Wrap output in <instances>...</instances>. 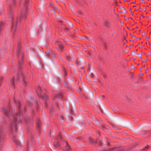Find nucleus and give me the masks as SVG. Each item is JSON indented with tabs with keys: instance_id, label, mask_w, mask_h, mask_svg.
<instances>
[{
	"instance_id": "1",
	"label": "nucleus",
	"mask_w": 151,
	"mask_h": 151,
	"mask_svg": "<svg viewBox=\"0 0 151 151\" xmlns=\"http://www.w3.org/2000/svg\"><path fill=\"white\" fill-rule=\"evenodd\" d=\"M20 116V113H18L16 114V115L14 116V121L11 125V130H13L14 129L16 130L17 129V127L16 126V123L15 122V121L17 119L19 118V116Z\"/></svg>"
},
{
	"instance_id": "2",
	"label": "nucleus",
	"mask_w": 151,
	"mask_h": 151,
	"mask_svg": "<svg viewBox=\"0 0 151 151\" xmlns=\"http://www.w3.org/2000/svg\"><path fill=\"white\" fill-rule=\"evenodd\" d=\"M73 52L72 51H71L70 54L68 55H67V58L68 60L69 61H73L74 59L72 57V54H73Z\"/></svg>"
},
{
	"instance_id": "3",
	"label": "nucleus",
	"mask_w": 151,
	"mask_h": 151,
	"mask_svg": "<svg viewBox=\"0 0 151 151\" xmlns=\"http://www.w3.org/2000/svg\"><path fill=\"white\" fill-rule=\"evenodd\" d=\"M18 21H14L12 24V31H15L16 29V23Z\"/></svg>"
},
{
	"instance_id": "4",
	"label": "nucleus",
	"mask_w": 151,
	"mask_h": 151,
	"mask_svg": "<svg viewBox=\"0 0 151 151\" xmlns=\"http://www.w3.org/2000/svg\"><path fill=\"white\" fill-rule=\"evenodd\" d=\"M3 111L4 113L6 115L10 114L11 112L10 109H3Z\"/></svg>"
},
{
	"instance_id": "5",
	"label": "nucleus",
	"mask_w": 151,
	"mask_h": 151,
	"mask_svg": "<svg viewBox=\"0 0 151 151\" xmlns=\"http://www.w3.org/2000/svg\"><path fill=\"white\" fill-rule=\"evenodd\" d=\"M42 100L45 103L46 100L48 99L47 96L46 95H44L43 96H42Z\"/></svg>"
},
{
	"instance_id": "6",
	"label": "nucleus",
	"mask_w": 151,
	"mask_h": 151,
	"mask_svg": "<svg viewBox=\"0 0 151 151\" xmlns=\"http://www.w3.org/2000/svg\"><path fill=\"white\" fill-rule=\"evenodd\" d=\"M54 145L56 148H58L60 146V145L58 142L57 141H55L54 142Z\"/></svg>"
},
{
	"instance_id": "7",
	"label": "nucleus",
	"mask_w": 151,
	"mask_h": 151,
	"mask_svg": "<svg viewBox=\"0 0 151 151\" xmlns=\"http://www.w3.org/2000/svg\"><path fill=\"white\" fill-rule=\"evenodd\" d=\"M26 17V14H22L21 15L20 17V20L21 21L23 19V18H25Z\"/></svg>"
},
{
	"instance_id": "8",
	"label": "nucleus",
	"mask_w": 151,
	"mask_h": 151,
	"mask_svg": "<svg viewBox=\"0 0 151 151\" xmlns=\"http://www.w3.org/2000/svg\"><path fill=\"white\" fill-rule=\"evenodd\" d=\"M14 140L15 141V142L16 143V144L17 145H20L21 144L19 143V141H18V140L16 139V138L14 137Z\"/></svg>"
},
{
	"instance_id": "9",
	"label": "nucleus",
	"mask_w": 151,
	"mask_h": 151,
	"mask_svg": "<svg viewBox=\"0 0 151 151\" xmlns=\"http://www.w3.org/2000/svg\"><path fill=\"white\" fill-rule=\"evenodd\" d=\"M66 143L67 145L65 146L66 150L67 151H69L70 150V147L68 145V144L67 143Z\"/></svg>"
},
{
	"instance_id": "10",
	"label": "nucleus",
	"mask_w": 151,
	"mask_h": 151,
	"mask_svg": "<svg viewBox=\"0 0 151 151\" xmlns=\"http://www.w3.org/2000/svg\"><path fill=\"white\" fill-rule=\"evenodd\" d=\"M89 140L91 143H94L96 142V141H94L92 138L91 137L89 138Z\"/></svg>"
},
{
	"instance_id": "11",
	"label": "nucleus",
	"mask_w": 151,
	"mask_h": 151,
	"mask_svg": "<svg viewBox=\"0 0 151 151\" xmlns=\"http://www.w3.org/2000/svg\"><path fill=\"white\" fill-rule=\"evenodd\" d=\"M40 121H38V123L37 124V127L39 129V127H40Z\"/></svg>"
},
{
	"instance_id": "12",
	"label": "nucleus",
	"mask_w": 151,
	"mask_h": 151,
	"mask_svg": "<svg viewBox=\"0 0 151 151\" xmlns=\"http://www.w3.org/2000/svg\"><path fill=\"white\" fill-rule=\"evenodd\" d=\"M89 75H90V77L91 78H93L94 76V74L92 73H90Z\"/></svg>"
},
{
	"instance_id": "13",
	"label": "nucleus",
	"mask_w": 151,
	"mask_h": 151,
	"mask_svg": "<svg viewBox=\"0 0 151 151\" xmlns=\"http://www.w3.org/2000/svg\"><path fill=\"white\" fill-rule=\"evenodd\" d=\"M58 45L60 46V47L61 48H63V46L60 43H59V44H58Z\"/></svg>"
},
{
	"instance_id": "14",
	"label": "nucleus",
	"mask_w": 151,
	"mask_h": 151,
	"mask_svg": "<svg viewBox=\"0 0 151 151\" xmlns=\"http://www.w3.org/2000/svg\"><path fill=\"white\" fill-rule=\"evenodd\" d=\"M149 147V146H148V145H147L146 147H144L143 149L144 150H146Z\"/></svg>"
},
{
	"instance_id": "15",
	"label": "nucleus",
	"mask_w": 151,
	"mask_h": 151,
	"mask_svg": "<svg viewBox=\"0 0 151 151\" xmlns=\"http://www.w3.org/2000/svg\"><path fill=\"white\" fill-rule=\"evenodd\" d=\"M2 136V133L1 132V131L0 130V138H1Z\"/></svg>"
},
{
	"instance_id": "16",
	"label": "nucleus",
	"mask_w": 151,
	"mask_h": 151,
	"mask_svg": "<svg viewBox=\"0 0 151 151\" xmlns=\"http://www.w3.org/2000/svg\"><path fill=\"white\" fill-rule=\"evenodd\" d=\"M14 79H13L12 80V81H11V82H11V83L12 84H14Z\"/></svg>"
},
{
	"instance_id": "17",
	"label": "nucleus",
	"mask_w": 151,
	"mask_h": 151,
	"mask_svg": "<svg viewBox=\"0 0 151 151\" xmlns=\"http://www.w3.org/2000/svg\"><path fill=\"white\" fill-rule=\"evenodd\" d=\"M28 1H29L28 0H26L25 2V4H24L25 6H27L26 5V3H27V2H28Z\"/></svg>"
},
{
	"instance_id": "18",
	"label": "nucleus",
	"mask_w": 151,
	"mask_h": 151,
	"mask_svg": "<svg viewBox=\"0 0 151 151\" xmlns=\"http://www.w3.org/2000/svg\"><path fill=\"white\" fill-rule=\"evenodd\" d=\"M18 106L19 108L20 106V104L19 102H18Z\"/></svg>"
},
{
	"instance_id": "19",
	"label": "nucleus",
	"mask_w": 151,
	"mask_h": 151,
	"mask_svg": "<svg viewBox=\"0 0 151 151\" xmlns=\"http://www.w3.org/2000/svg\"><path fill=\"white\" fill-rule=\"evenodd\" d=\"M104 24L106 26H107V27H108V24L107 22H105Z\"/></svg>"
},
{
	"instance_id": "20",
	"label": "nucleus",
	"mask_w": 151,
	"mask_h": 151,
	"mask_svg": "<svg viewBox=\"0 0 151 151\" xmlns=\"http://www.w3.org/2000/svg\"><path fill=\"white\" fill-rule=\"evenodd\" d=\"M38 90L39 91H41V89L40 87H39L38 88Z\"/></svg>"
},
{
	"instance_id": "21",
	"label": "nucleus",
	"mask_w": 151,
	"mask_h": 151,
	"mask_svg": "<svg viewBox=\"0 0 151 151\" xmlns=\"http://www.w3.org/2000/svg\"><path fill=\"white\" fill-rule=\"evenodd\" d=\"M22 53H18V55L19 57H20V54H22Z\"/></svg>"
},
{
	"instance_id": "22",
	"label": "nucleus",
	"mask_w": 151,
	"mask_h": 151,
	"mask_svg": "<svg viewBox=\"0 0 151 151\" xmlns=\"http://www.w3.org/2000/svg\"><path fill=\"white\" fill-rule=\"evenodd\" d=\"M59 96H60V97H61V98H62V94H60L59 95Z\"/></svg>"
},
{
	"instance_id": "23",
	"label": "nucleus",
	"mask_w": 151,
	"mask_h": 151,
	"mask_svg": "<svg viewBox=\"0 0 151 151\" xmlns=\"http://www.w3.org/2000/svg\"><path fill=\"white\" fill-rule=\"evenodd\" d=\"M81 60L83 61L84 62H85V60H84L83 59H81Z\"/></svg>"
},
{
	"instance_id": "24",
	"label": "nucleus",
	"mask_w": 151,
	"mask_h": 151,
	"mask_svg": "<svg viewBox=\"0 0 151 151\" xmlns=\"http://www.w3.org/2000/svg\"><path fill=\"white\" fill-rule=\"evenodd\" d=\"M19 74H18V76H17V79H18V78H19V76H19Z\"/></svg>"
},
{
	"instance_id": "25",
	"label": "nucleus",
	"mask_w": 151,
	"mask_h": 151,
	"mask_svg": "<svg viewBox=\"0 0 151 151\" xmlns=\"http://www.w3.org/2000/svg\"><path fill=\"white\" fill-rule=\"evenodd\" d=\"M3 25V23H1V24H0V26H2V25Z\"/></svg>"
},
{
	"instance_id": "26",
	"label": "nucleus",
	"mask_w": 151,
	"mask_h": 151,
	"mask_svg": "<svg viewBox=\"0 0 151 151\" xmlns=\"http://www.w3.org/2000/svg\"><path fill=\"white\" fill-rule=\"evenodd\" d=\"M145 35V34L144 33H142V35L143 36H144Z\"/></svg>"
},
{
	"instance_id": "27",
	"label": "nucleus",
	"mask_w": 151,
	"mask_h": 151,
	"mask_svg": "<svg viewBox=\"0 0 151 151\" xmlns=\"http://www.w3.org/2000/svg\"><path fill=\"white\" fill-rule=\"evenodd\" d=\"M101 97H103V98H104V96H103V95H101Z\"/></svg>"
},
{
	"instance_id": "28",
	"label": "nucleus",
	"mask_w": 151,
	"mask_h": 151,
	"mask_svg": "<svg viewBox=\"0 0 151 151\" xmlns=\"http://www.w3.org/2000/svg\"><path fill=\"white\" fill-rule=\"evenodd\" d=\"M70 25H71L72 26V24L71 23H70Z\"/></svg>"
},
{
	"instance_id": "29",
	"label": "nucleus",
	"mask_w": 151,
	"mask_h": 151,
	"mask_svg": "<svg viewBox=\"0 0 151 151\" xmlns=\"http://www.w3.org/2000/svg\"><path fill=\"white\" fill-rule=\"evenodd\" d=\"M142 47V46H140V47H139V48H141Z\"/></svg>"
},
{
	"instance_id": "30",
	"label": "nucleus",
	"mask_w": 151,
	"mask_h": 151,
	"mask_svg": "<svg viewBox=\"0 0 151 151\" xmlns=\"http://www.w3.org/2000/svg\"><path fill=\"white\" fill-rule=\"evenodd\" d=\"M147 38V40H148V38Z\"/></svg>"
},
{
	"instance_id": "31",
	"label": "nucleus",
	"mask_w": 151,
	"mask_h": 151,
	"mask_svg": "<svg viewBox=\"0 0 151 151\" xmlns=\"http://www.w3.org/2000/svg\"><path fill=\"white\" fill-rule=\"evenodd\" d=\"M14 101H15V102L16 103V101L15 100H14Z\"/></svg>"
},
{
	"instance_id": "32",
	"label": "nucleus",
	"mask_w": 151,
	"mask_h": 151,
	"mask_svg": "<svg viewBox=\"0 0 151 151\" xmlns=\"http://www.w3.org/2000/svg\"><path fill=\"white\" fill-rule=\"evenodd\" d=\"M53 11V12H54V11L53 10V11Z\"/></svg>"
},
{
	"instance_id": "33",
	"label": "nucleus",
	"mask_w": 151,
	"mask_h": 151,
	"mask_svg": "<svg viewBox=\"0 0 151 151\" xmlns=\"http://www.w3.org/2000/svg\"><path fill=\"white\" fill-rule=\"evenodd\" d=\"M62 121H64V120H63V119H62Z\"/></svg>"
},
{
	"instance_id": "34",
	"label": "nucleus",
	"mask_w": 151,
	"mask_h": 151,
	"mask_svg": "<svg viewBox=\"0 0 151 151\" xmlns=\"http://www.w3.org/2000/svg\"><path fill=\"white\" fill-rule=\"evenodd\" d=\"M0 85H1V82H0Z\"/></svg>"
},
{
	"instance_id": "35",
	"label": "nucleus",
	"mask_w": 151,
	"mask_h": 151,
	"mask_svg": "<svg viewBox=\"0 0 151 151\" xmlns=\"http://www.w3.org/2000/svg\"><path fill=\"white\" fill-rule=\"evenodd\" d=\"M122 151V150H120V151Z\"/></svg>"
}]
</instances>
